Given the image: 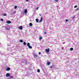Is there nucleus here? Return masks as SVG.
Returning <instances> with one entry per match:
<instances>
[{
	"instance_id": "f257e3e1",
	"label": "nucleus",
	"mask_w": 79,
	"mask_h": 79,
	"mask_svg": "<svg viewBox=\"0 0 79 79\" xmlns=\"http://www.w3.org/2000/svg\"><path fill=\"white\" fill-rule=\"evenodd\" d=\"M5 29L6 31H9V30H10V27H9V26H8L5 27Z\"/></svg>"
},
{
	"instance_id": "f3484780",
	"label": "nucleus",
	"mask_w": 79,
	"mask_h": 79,
	"mask_svg": "<svg viewBox=\"0 0 79 79\" xmlns=\"http://www.w3.org/2000/svg\"><path fill=\"white\" fill-rule=\"evenodd\" d=\"M70 50H71V51H73V48H70Z\"/></svg>"
},
{
	"instance_id": "f8f14e48",
	"label": "nucleus",
	"mask_w": 79,
	"mask_h": 79,
	"mask_svg": "<svg viewBox=\"0 0 79 79\" xmlns=\"http://www.w3.org/2000/svg\"><path fill=\"white\" fill-rule=\"evenodd\" d=\"M29 24L30 26H32V23H30Z\"/></svg>"
},
{
	"instance_id": "393cba45",
	"label": "nucleus",
	"mask_w": 79,
	"mask_h": 79,
	"mask_svg": "<svg viewBox=\"0 0 79 79\" xmlns=\"http://www.w3.org/2000/svg\"><path fill=\"white\" fill-rule=\"evenodd\" d=\"M77 5H76L74 6V8H77Z\"/></svg>"
},
{
	"instance_id": "4c0bfd02",
	"label": "nucleus",
	"mask_w": 79,
	"mask_h": 79,
	"mask_svg": "<svg viewBox=\"0 0 79 79\" xmlns=\"http://www.w3.org/2000/svg\"><path fill=\"white\" fill-rule=\"evenodd\" d=\"M62 44H65V43H64V42H63V43H62Z\"/></svg>"
},
{
	"instance_id": "423d86ee",
	"label": "nucleus",
	"mask_w": 79,
	"mask_h": 79,
	"mask_svg": "<svg viewBox=\"0 0 79 79\" xmlns=\"http://www.w3.org/2000/svg\"><path fill=\"white\" fill-rule=\"evenodd\" d=\"M19 29H20V30H23V27L22 26H20L19 27Z\"/></svg>"
},
{
	"instance_id": "4be33fe9",
	"label": "nucleus",
	"mask_w": 79,
	"mask_h": 79,
	"mask_svg": "<svg viewBox=\"0 0 79 79\" xmlns=\"http://www.w3.org/2000/svg\"><path fill=\"white\" fill-rule=\"evenodd\" d=\"M0 53L1 55H3V52H0Z\"/></svg>"
},
{
	"instance_id": "79ce46f5",
	"label": "nucleus",
	"mask_w": 79,
	"mask_h": 79,
	"mask_svg": "<svg viewBox=\"0 0 79 79\" xmlns=\"http://www.w3.org/2000/svg\"><path fill=\"white\" fill-rule=\"evenodd\" d=\"M29 63H30V62H29Z\"/></svg>"
},
{
	"instance_id": "0eeeda50",
	"label": "nucleus",
	"mask_w": 79,
	"mask_h": 79,
	"mask_svg": "<svg viewBox=\"0 0 79 79\" xmlns=\"http://www.w3.org/2000/svg\"><path fill=\"white\" fill-rule=\"evenodd\" d=\"M34 58H37V55L36 54H35L34 55Z\"/></svg>"
},
{
	"instance_id": "58836bf2",
	"label": "nucleus",
	"mask_w": 79,
	"mask_h": 79,
	"mask_svg": "<svg viewBox=\"0 0 79 79\" xmlns=\"http://www.w3.org/2000/svg\"><path fill=\"white\" fill-rule=\"evenodd\" d=\"M11 55H13V52L12 53Z\"/></svg>"
},
{
	"instance_id": "72a5a7b5",
	"label": "nucleus",
	"mask_w": 79,
	"mask_h": 79,
	"mask_svg": "<svg viewBox=\"0 0 79 79\" xmlns=\"http://www.w3.org/2000/svg\"><path fill=\"white\" fill-rule=\"evenodd\" d=\"M26 2H29V0H26Z\"/></svg>"
},
{
	"instance_id": "412c9836",
	"label": "nucleus",
	"mask_w": 79,
	"mask_h": 79,
	"mask_svg": "<svg viewBox=\"0 0 79 79\" xmlns=\"http://www.w3.org/2000/svg\"><path fill=\"white\" fill-rule=\"evenodd\" d=\"M3 16H6V13H4L3 15Z\"/></svg>"
},
{
	"instance_id": "f03ea898",
	"label": "nucleus",
	"mask_w": 79,
	"mask_h": 79,
	"mask_svg": "<svg viewBox=\"0 0 79 79\" xmlns=\"http://www.w3.org/2000/svg\"><path fill=\"white\" fill-rule=\"evenodd\" d=\"M45 51L46 53H49V52H50V49H49V48L46 49L45 50Z\"/></svg>"
},
{
	"instance_id": "b1692460",
	"label": "nucleus",
	"mask_w": 79,
	"mask_h": 79,
	"mask_svg": "<svg viewBox=\"0 0 79 79\" xmlns=\"http://www.w3.org/2000/svg\"><path fill=\"white\" fill-rule=\"evenodd\" d=\"M1 21H3V19H1Z\"/></svg>"
},
{
	"instance_id": "6e6552de",
	"label": "nucleus",
	"mask_w": 79,
	"mask_h": 79,
	"mask_svg": "<svg viewBox=\"0 0 79 79\" xmlns=\"http://www.w3.org/2000/svg\"><path fill=\"white\" fill-rule=\"evenodd\" d=\"M24 13H25V14H26V13H27V9L25 10Z\"/></svg>"
},
{
	"instance_id": "6ab92c4d",
	"label": "nucleus",
	"mask_w": 79,
	"mask_h": 79,
	"mask_svg": "<svg viewBox=\"0 0 79 79\" xmlns=\"http://www.w3.org/2000/svg\"><path fill=\"white\" fill-rule=\"evenodd\" d=\"M37 71L38 73H40V69H38Z\"/></svg>"
},
{
	"instance_id": "39448f33",
	"label": "nucleus",
	"mask_w": 79,
	"mask_h": 79,
	"mask_svg": "<svg viewBox=\"0 0 79 79\" xmlns=\"http://www.w3.org/2000/svg\"><path fill=\"white\" fill-rule=\"evenodd\" d=\"M42 20H43V19H42V17H41L40 20L39 21V23H41L42 21Z\"/></svg>"
},
{
	"instance_id": "bb28decb",
	"label": "nucleus",
	"mask_w": 79,
	"mask_h": 79,
	"mask_svg": "<svg viewBox=\"0 0 79 79\" xmlns=\"http://www.w3.org/2000/svg\"><path fill=\"white\" fill-rule=\"evenodd\" d=\"M55 1H56V2H58V0H55Z\"/></svg>"
},
{
	"instance_id": "a211bd4d",
	"label": "nucleus",
	"mask_w": 79,
	"mask_h": 79,
	"mask_svg": "<svg viewBox=\"0 0 79 79\" xmlns=\"http://www.w3.org/2000/svg\"><path fill=\"white\" fill-rule=\"evenodd\" d=\"M23 44L24 45H26V42H24Z\"/></svg>"
},
{
	"instance_id": "aec40b11",
	"label": "nucleus",
	"mask_w": 79,
	"mask_h": 79,
	"mask_svg": "<svg viewBox=\"0 0 79 79\" xmlns=\"http://www.w3.org/2000/svg\"><path fill=\"white\" fill-rule=\"evenodd\" d=\"M76 18V16H74L73 17V18L72 19V20H73L74 18Z\"/></svg>"
},
{
	"instance_id": "cd10ccee",
	"label": "nucleus",
	"mask_w": 79,
	"mask_h": 79,
	"mask_svg": "<svg viewBox=\"0 0 79 79\" xmlns=\"http://www.w3.org/2000/svg\"><path fill=\"white\" fill-rule=\"evenodd\" d=\"M44 34H47V32H44Z\"/></svg>"
},
{
	"instance_id": "2f4dec72",
	"label": "nucleus",
	"mask_w": 79,
	"mask_h": 79,
	"mask_svg": "<svg viewBox=\"0 0 79 79\" xmlns=\"http://www.w3.org/2000/svg\"><path fill=\"white\" fill-rule=\"evenodd\" d=\"M7 45V46H10V44H8Z\"/></svg>"
},
{
	"instance_id": "1a4fd4ad",
	"label": "nucleus",
	"mask_w": 79,
	"mask_h": 79,
	"mask_svg": "<svg viewBox=\"0 0 79 79\" xmlns=\"http://www.w3.org/2000/svg\"><path fill=\"white\" fill-rule=\"evenodd\" d=\"M10 68L8 67L6 69V71H10Z\"/></svg>"
},
{
	"instance_id": "9d476101",
	"label": "nucleus",
	"mask_w": 79,
	"mask_h": 79,
	"mask_svg": "<svg viewBox=\"0 0 79 79\" xmlns=\"http://www.w3.org/2000/svg\"><path fill=\"white\" fill-rule=\"evenodd\" d=\"M35 20H36V21L37 23L39 22V19H36Z\"/></svg>"
},
{
	"instance_id": "9b49d317",
	"label": "nucleus",
	"mask_w": 79,
	"mask_h": 79,
	"mask_svg": "<svg viewBox=\"0 0 79 79\" xmlns=\"http://www.w3.org/2000/svg\"><path fill=\"white\" fill-rule=\"evenodd\" d=\"M48 65H50V62H48L47 63Z\"/></svg>"
},
{
	"instance_id": "dca6fc26",
	"label": "nucleus",
	"mask_w": 79,
	"mask_h": 79,
	"mask_svg": "<svg viewBox=\"0 0 79 79\" xmlns=\"http://www.w3.org/2000/svg\"><path fill=\"white\" fill-rule=\"evenodd\" d=\"M19 42H20L23 43V41L22 40H19Z\"/></svg>"
},
{
	"instance_id": "a19ab883",
	"label": "nucleus",
	"mask_w": 79,
	"mask_h": 79,
	"mask_svg": "<svg viewBox=\"0 0 79 79\" xmlns=\"http://www.w3.org/2000/svg\"><path fill=\"white\" fill-rule=\"evenodd\" d=\"M63 48H63H63H62V50H63Z\"/></svg>"
},
{
	"instance_id": "20e7f679",
	"label": "nucleus",
	"mask_w": 79,
	"mask_h": 79,
	"mask_svg": "<svg viewBox=\"0 0 79 79\" xmlns=\"http://www.w3.org/2000/svg\"><path fill=\"white\" fill-rule=\"evenodd\" d=\"M6 23L7 24H11V22L10 21H7Z\"/></svg>"
},
{
	"instance_id": "a878e982",
	"label": "nucleus",
	"mask_w": 79,
	"mask_h": 79,
	"mask_svg": "<svg viewBox=\"0 0 79 79\" xmlns=\"http://www.w3.org/2000/svg\"><path fill=\"white\" fill-rule=\"evenodd\" d=\"M79 8H78L76 9L75 10H76V11H77V10H79Z\"/></svg>"
},
{
	"instance_id": "ddd939ff",
	"label": "nucleus",
	"mask_w": 79,
	"mask_h": 79,
	"mask_svg": "<svg viewBox=\"0 0 79 79\" xmlns=\"http://www.w3.org/2000/svg\"><path fill=\"white\" fill-rule=\"evenodd\" d=\"M42 39V37H40L39 38V40H41Z\"/></svg>"
},
{
	"instance_id": "7c9ffc66",
	"label": "nucleus",
	"mask_w": 79,
	"mask_h": 79,
	"mask_svg": "<svg viewBox=\"0 0 79 79\" xmlns=\"http://www.w3.org/2000/svg\"><path fill=\"white\" fill-rule=\"evenodd\" d=\"M13 77L12 76H11L10 77V78H13Z\"/></svg>"
},
{
	"instance_id": "c85d7f7f",
	"label": "nucleus",
	"mask_w": 79,
	"mask_h": 79,
	"mask_svg": "<svg viewBox=\"0 0 79 79\" xmlns=\"http://www.w3.org/2000/svg\"><path fill=\"white\" fill-rule=\"evenodd\" d=\"M65 21H66V22H68V19H66L65 20Z\"/></svg>"
},
{
	"instance_id": "473e14b6",
	"label": "nucleus",
	"mask_w": 79,
	"mask_h": 79,
	"mask_svg": "<svg viewBox=\"0 0 79 79\" xmlns=\"http://www.w3.org/2000/svg\"><path fill=\"white\" fill-rule=\"evenodd\" d=\"M27 64V62H26V63H25V65H26V64Z\"/></svg>"
},
{
	"instance_id": "4468645a",
	"label": "nucleus",
	"mask_w": 79,
	"mask_h": 79,
	"mask_svg": "<svg viewBox=\"0 0 79 79\" xmlns=\"http://www.w3.org/2000/svg\"><path fill=\"white\" fill-rule=\"evenodd\" d=\"M28 48L30 49H32V46H28Z\"/></svg>"
},
{
	"instance_id": "2eb2a0df",
	"label": "nucleus",
	"mask_w": 79,
	"mask_h": 79,
	"mask_svg": "<svg viewBox=\"0 0 79 79\" xmlns=\"http://www.w3.org/2000/svg\"><path fill=\"white\" fill-rule=\"evenodd\" d=\"M27 46H28V47L30 46V43H28L27 44Z\"/></svg>"
},
{
	"instance_id": "37998d69",
	"label": "nucleus",
	"mask_w": 79,
	"mask_h": 79,
	"mask_svg": "<svg viewBox=\"0 0 79 79\" xmlns=\"http://www.w3.org/2000/svg\"><path fill=\"white\" fill-rule=\"evenodd\" d=\"M51 68H52V67H51Z\"/></svg>"
},
{
	"instance_id": "7ed1b4c3",
	"label": "nucleus",
	"mask_w": 79,
	"mask_h": 79,
	"mask_svg": "<svg viewBox=\"0 0 79 79\" xmlns=\"http://www.w3.org/2000/svg\"><path fill=\"white\" fill-rule=\"evenodd\" d=\"M6 76L7 77H10V74L9 73H7L6 74Z\"/></svg>"
},
{
	"instance_id": "e433bc0d",
	"label": "nucleus",
	"mask_w": 79,
	"mask_h": 79,
	"mask_svg": "<svg viewBox=\"0 0 79 79\" xmlns=\"http://www.w3.org/2000/svg\"><path fill=\"white\" fill-rule=\"evenodd\" d=\"M2 44H1V43H0V46H1Z\"/></svg>"
},
{
	"instance_id": "f704fd0d",
	"label": "nucleus",
	"mask_w": 79,
	"mask_h": 79,
	"mask_svg": "<svg viewBox=\"0 0 79 79\" xmlns=\"http://www.w3.org/2000/svg\"><path fill=\"white\" fill-rule=\"evenodd\" d=\"M10 51H11V52H12V50H11V48H10Z\"/></svg>"
},
{
	"instance_id": "c9c22d12",
	"label": "nucleus",
	"mask_w": 79,
	"mask_h": 79,
	"mask_svg": "<svg viewBox=\"0 0 79 79\" xmlns=\"http://www.w3.org/2000/svg\"><path fill=\"white\" fill-rule=\"evenodd\" d=\"M38 9H39V7H37V8H36V10H38Z\"/></svg>"
},
{
	"instance_id": "c756f323",
	"label": "nucleus",
	"mask_w": 79,
	"mask_h": 79,
	"mask_svg": "<svg viewBox=\"0 0 79 79\" xmlns=\"http://www.w3.org/2000/svg\"><path fill=\"white\" fill-rule=\"evenodd\" d=\"M41 54V52H39V55H40Z\"/></svg>"
},
{
	"instance_id": "5701e85b",
	"label": "nucleus",
	"mask_w": 79,
	"mask_h": 79,
	"mask_svg": "<svg viewBox=\"0 0 79 79\" xmlns=\"http://www.w3.org/2000/svg\"><path fill=\"white\" fill-rule=\"evenodd\" d=\"M14 8L15 9H16V8H17V6H15Z\"/></svg>"
},
{
	"instance_id": "ea45409f",
	"label": "nucleus",
	"mask_w": 79,
	"mask_h": 79,
	"mask_svg": "<svg viewBox=\"0 0 79 79\" xmlns=\"http://www.w3.org/2000/svg\"><path fill=\"white\" fill-rule=\"evenodd\" d=\"M7 50H9V48H8H8H7Z\"/></svg>"
}]
</instances>
